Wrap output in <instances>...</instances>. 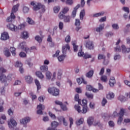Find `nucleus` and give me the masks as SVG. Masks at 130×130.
Instances as JSON below:
<instances>
[{
  "label": "nucleus",
  "mask_w": 130,
  "mask_h": 130,
  "mask_svg": "<svg viewBox=\"0 0 130 130\" xmlns=\"http://www.w3.org/2000/svg\"><path fill=\"white\" fill-rule=\"evenodd\" d=\"M125 111V109L123 108H121L119 113H117V112L115 111L113 113V116L115 117L116 116H119L117 120V124L119 125L121 124V122H122V120H123V116L124 115V112Z\"/></svg>",
  "instance_id": "1"
},
{
  "label": "nucleus",
  "mask_w": 130,
  "mask_h": 130,
  "mask_svg": "<svg viewBox=\"0 0 130 130\" xmlns=\"http://www.w3.org/2000/svg\"><path fill=\"white\" fill-rule=\"evenodd\" d=\"M18 10H19V4L15 5L13 7L10 16L7 17L6 19V22H8V23H10L11 22H13V21H14V20L16 19V16H15V14H14V13H16V12H17Z\"/></svg>",
  "instance_id": "2"
},
{
  "label": "nucleus",
  "mask_w": 130,
  "mask_h": 130,
  "mask_svg": "<svg viewBox=\"0 0 130 130\" xmlns=\"http://www.w3.org/2000/svg\"><path fill=\"white\" fill-rule=\"evenodd\" d=\"M30 5L31 6H33L34 11H38V10L41 9L42 12H45V6L40 3H38V4L36 5L34 2H31Z\"/></svg>",
  "instance_id": "3"
},
{
  "label": "nucleus",
  "mask_w": 130,
  "mask_h": 130,
  "mask_svg": "<svg viewBox=\"0 0 130 130\" xmlns=\"http://www.w3.org/2000/svg\"><path fill=\"white\" fill-rule=\"evenodd\" d=\"M48 92L50 94H52L53 96H58L59 95V89L55 87H49L48 89Z\"/></svg>",
  "instance_id": "4"
},
{
  "label": "nucleus",
  "mask_w": 130,
  "mask_h": 130,
  "mask_svg": "<svg viewBox=\"0 0 130 130\" xmlns=\"http://www.w3.org/2000/svg\"><path fill=\"white\" fill-rule=\"evenodd\" d=\"M20 48L23 50H24L26 53H29V52H31V50L32 49V47L31 49H29L28 47H26V42H23L20 44Z\"/></svg>",
  "instance_id": "5"
},
{
  "label": "nucleus",
  "mask_w": 130,
  "mask_h": 130,
  "mask_svg": "<svg viewBox=\"0 0 130 130\" xmlns=\"http://www.w3.org/2000/svg\"><path fill=\"white\" fill-rule=\"evenodd\" d=\"M45 109V107L44 105H43L41 104H40L39 105L37 106V114H43V112H42V110Z\"/></svg>",
  "instance_id": "6"
},
{
  "label": "nucleus",
  "mask_w": 130,
  "mask_h": 130,
  "mask_svg": "<svg viewBox=\"0 0 130 130\" xmlns=\"http://www.w3.org/2000/svg\"><path fill=\"white\" fill-rule=\"evenodd\" d=\"M85 46L86 48H88V49H94V44L92 41H87L86 43Z\"/></svg>",
  "instance_id": "7"
},
{
  "label": "nucleus",
  "mask_w": 130,
  "mask_h": 130,
  "mask_svg": "<svg viewBox=\"0 0 130 130\" xmlns=\"http://www.w3.org/2000/svg\"><path fill=\"white\" fill-rule=\"evenodd\" d=\"M17 122L13 119H11L10 121H8V125L10 128H13V126H17Z\"/></svg>",
  "instance_id": "8"
},
{
  "label": "nucleus",
  "mask_w": 130,
  "mask_h": 130,
  "mask_svg": "<svg viewBox=\"0 0 130 130\" xmlns=\"http://www.w3.org/2000/svg\"><path fill=\"white\" fill-rule=\"evenodd\" d=\"M7 28L11 31H14L16 32L18 30V27L12 23H9L7 25Z\"/></svg>",
  "instance_id": "9"
},
{
  "label": "nucleus",
  "mask_w": 130,
  "mask_h": 130,
  "mask_svg": "<svg viewBox=\"0 0 130 130\" xmlns=\"http://www.w3.org/2000/svg\"><path fill=\"white\" fill-rule=\"evenodd\" d=\"M7 80H8V78L5 75L2 74L0 76V81L2 82V83H5V86H8V84H6L7 83Z\"/></svg>",
  "instance_id": "10"
},
{
  "label": "nucleus",
  "mask_w": 130,
  "mask_h": 130,
  "mask_svg": "<svg viewBox=\"0 0 130 130\" xmlns=\"http://www.w3.org/2000/svg\"><path fill=\"white\" fill-rule=\"evenodd\" d=\"M57 118L59 122H61V121H62L63 125H65V126H68V122H67V121H66V118L63 117V116H59Z\"/></svg>",
  "instance_id": "11"
},
{
  "label": "nucleus",
  "mask_w": 130,
  "mask_h": 130,
  "mask_svg": "<svg viewBox=\"0 0 130 130\" xmlns=\"http://www.w3.org/2000/svg\"><path fill=\"white\" fill-rule=\"evenodd\" d=\"M9 34L6 32H4L1 35V40H8L9 39Z\"/></svg>",
  "instance_id": "12"
},
{
  "label": "nucleus",
  "mask_w": 130,
  "mask_h": 130,
  "mask_svg": "<svg viewBox=\"0 0 130 130\" xmlns=\"http://www.w3.org/2000/svg\"><path fill=\"white\" fill-rule=\"evenodd\" d=\"M86 88V89L88 90V91H92V92H93L94 93H97V92L99 91V90L96 88H93V86L91 85H87Z\"/></svg>",
  "instance_id": "13"
},
{
  "label": "nucleus",
  "mask_w": 130,
  "mask_h": 130,
  "mask_svg": "<svg viewBox=\"0 0 130 130\" xmlns=\"http://www.w3.org/2000/svg\"><path fill=\"white\" fill-rule=\"evenodd\" d=\"M80 8V4L77 5L76 7L74 8V10L72 13V16L73 18H75L76 17V15H77V12H78V9Z\"/></svg>",
  "instance_id": "14"
},
{
  "label": "nucleus",
  "mask_w": 130,
  "mask_h": 130,
  "mask_svg": "<svg viewBox=\"0 0 130 130\" xmlns=\"http://www.w3.org/2000/svg\"><path fill=\"white\" fill-rule=\"evenodd\" d=\"M30 120V118H29V117H27L20 120V121L21 124H27V123H28V122H29Z\"/></svg>",
  "instance_id": "15"
},
{
  "label": "nucleus",
  "mask_w": 130,
  "mask_h": 130,
  "mask_svg": "<svg viewBox=\"0 0 130 130\" xmlns=\"http://www.w3.org/2000/svg\"><path fill=\"white\" fill-rule=\"evenodd\" d=\"M71 47H70V45L69 44H67L66 46H63L62 48V51L63 54H66L67 53V50H70Z\"/></svg>",
  "instance_id": "16"
},
{
  "label": "nucleus",
  "mask_w": 130,
  "mask_h": 130,
  "mask_svg": "<svg viewBox=\"0 0 130 130\" xmlns=\"http://www.w3.org/2000/svg\"><path fill=\"white\" fill-rule=\"evenodd\" d=\"M40 70L42 73H46V72L48 71V66L46 65L41 66L40 67Z\"/></svg>",
  "instance_id": "17"
},
{
  "label": "nucleus",
  "mask_w": 130,
  "mask_h": 130,
  "mask_svg": "<svg viewBox=\"0 0 130 130\" xmlns=\"http://www.w3.org/2000/svg\"><path fill=\"white\" fill-rule=\"evenodd\" d=\"M116 83V81H115V78H114V77H111L110 80H109V85L111 87H113L114 86V84Z\"/></svg>",
  "instance_id": "18"
},
{
  "label": "nucleus",
  "mask_w": 130,
  "mask_h": 130,
  "mask_svg": "<svg viewBox=\"0 0 130 130\" xmlns=\"http://www.w3.org/2000/svg\"><path fill=\"white\" fill-rule=\"evenodd\" d=\"M25 80L27 84H31L33 82V78L30 76H25Z\"/></svg>",
  "instance_id": "19"
},
{
  "label": "nucleus",
  "mask_w": 130,
  "mask_h": 130,
  "mask_svg": "<svg viewBox=\"0 0 130 130\" xmlns=\"http://www.w3.org/2000/svg\"><path fill=\"white\" fill-rule=\"evenodd\" d=\"M121 47L123 53H128V52H130V48H126L125 46L123 45H122Z\"/></svg>",
  "instance_id": "20"
},
{
  "label": "nucleus",
  "mask_w": 130,
  "mask_h": 130,
  "mask_svg": "<svg viewBox=\"0 0 130 130\" xmlns=\"http://www.w3.org/2000/svg\"><path fill=\"white\" fill-rule=\"evenodd\" d=\"M58 126V122L56 121L52 122L51 126L53 130H56V127Z\"/></svg>",
  "instance_id": "21"
},
{
  "label": "nucleus",
  "mask_w": 130,
  "mask_h": 130,
  "mask_svg": "<svg viewBox=\"0 0 130 130\" xmlns=\"http://www.w3.org/2000/svg\"><path fill=\"white\" fill-rule=\"evenodd\" d=\"M21 36L23 39H27V38H29V35L27 31H23L21 32Z\"/></svg>",
  "instance_id": "22"
},
{
  "label": "nucleus",
  "mask_w": 130,
  "mask_h": 130,
  "mask_svg": "<svg viewBox=\"0 0 130 130\" xmlns=\"http://www.w3.org/2000/svg\"><path fill=\"white\" fill-rule=\"evenodd\" d=\"M88 111H89V108H88V106H83V109L81 110V113L85 114L87 113Z\"/></svg>",
  "instance_id": "23"
},
{
  "label": "nucleus",
  "mask_w": 130,
  "mask_h": 130,
  "mask_svg": "<svg viewBox=\"0 0 130 130\" xmlns=\"http://www.w3.org/2000/svg\"><path fill=\"white\" fill-rule=\"evenodd\" d=\"M94 75V71L90 70L86 74V77L87 78H92Z\"/></svg>",
  "instance_id": "24"
},
{
  "label": "nucleus",
  "mask_w": 130,
  "mask_h": 130,
  "mask_svg": "<svg viewBox=\"0 0 130 130\" xmlns=\"http://www.w3.org/2000/svg\"><path fill=\"white\" fill-rule=\"evenodd\" d=\"M94 122V118L92 117H90L87 119V123L88 125H92L93 122Z\"/></svg>",
  "instance_id": "25"
},
{
  "label": "nucleus",
  "mask_w": 130,
  "mask_h": 130,
  "mask_svg": "<svg viewBox=\"0 0 130 130\" xmlns=\"http://www.w3.org/2000/svg\"><path fill=\"white\" fill-rule=\"evenodd\" d=\"M103 29H104V24H100L99 27L96 28L95 31L96 32H101Z\"/></svg>",
  "instance_id": "26"
},
{
  "label": "nucleus",
  "mask_w": 130,
  "mask_h": 130,
  "mask_svg": "<svg viewBox=\"0 0 130 130\" xmlns=\"http://www.w3.org/2000/svg\"><path fill=\"white\" fill-rule=\"evenodd\" d=\"M84 123V118H81L78 120H77L76 122L77 125H81V124H83Z\"/></svg>",
  "instance_id": "27"
},
{
  "label": "nucleus",
  "mask_w": 130,
  "mask_h": 130,
  "mask_svg": "<svg viewBox=\"0 0 130 130\" xmlns=\"http://www.w3.org/2000/svg\"><path fill=\"white\" fill-rule=\"evenodd\" d=\"M35 83L37 87V90H40V89H41V85H40V82L38 80L35 79Z\"/></svg>",
  "instance_id": "28"
},
{
  "label": "nucleus",
  "mask_w": 130,
  "mask_h": 130,
  "mask_svg": "<svg viewBox=\"0 0 130 130\" xmlns=\"http://www.w3.org/2000/svg\"><path fill=\"white\" fill-rule=\"evenodd\" d=\"M61 76H62V70L59 69L57 72L58 80H60L61 79Z\"/></svg>",
  "instance_id": "29"
},
{
  "label": "nucleus",
  "mask_w": 130,
  "mask_h": 130,
  "mask_svg": "<svg viewBox=\"0 0 130 130\" xmlns=\"http://www.w3.org/2000/svg\"><path fill=\"white\" fill-rule=\"evenodd\" d=\"M74 108L75 110L78 112V113H81L82 110H81V106H79L78 105H75L74 106Z\"/></svg>",
  "instance_id": "30"
},
{
  "label": "nucleus",
  "mask_w": 130,
  "mask_h": 130,
  "mask_svg": "<svg viewBox=\"0 0 130 130\" xmlns=\"http://www.w3.org/2000/svg\"><path fill=\"white\" fill-rule=\"evenodd\" d=\"M36 75L40 79H43V78H44V76H43L42 75V73L40 71H38V72H36Z\"/></svg>",
  "instance_id": "31"
},
{
  "label": "nucleus",
  "mask_w": 130,
  "mask_h": 130,
  "mask_svg": "<svg viewBox=\"0 0 130 130\" xmlns=\"http://www.w3.org/2000/svg\"><path fill=\"white\" fill-rule=\"evenodd\" d=\"M63 19V21L65 22V23H69L71 20V16L69 15L65 16Z\"/></svg>",
  "instance_id": "32"
},
{
  "label": "nucleus",
  "mask_w": 130,
  "mask_h": 130,
  "mask_svg": "<svg viewBox=\"0 0 130 130\" xmlns=\"http://www.w3.org/2000/svg\"><path fill=\"white\" fill-rule=\"evenodd\" d=\"M85 12L84 10H82L80 13V20H83L84 19V17H85Z\"/></svg>",
  "instance_id": "33"
},
{
  "label": "nucleus",
  "mask_w": 130,
  "mask_h": 130,
  "mask_svg": "<svg viewBox=\"0 0 130 130\" xmlns=\"http://www.w3.org/2000/svg\"><path fill=\"white\" fill-rule=\"evenodd\" d=\"M79 94H76L75 96V100L78 102L79 104H81V99H79Z\"/></svg>",
  "instance_id": "34"
},
{
  "label": "nucleus",
  "mask_w": 130,
  "mask_h": 130,
  "mask_svg": "<svg viewBox=\"0 0 130 130\" xmlns=\"http://www.w3.org/2000/svg\"><path fill=\"white\" fill-rule=\"evenodd\" d=\"M85 96L88 99H93V98H94V95L93 94H90L88 92L85 93Z\"/></svg>",
  "instance_id": "35"
},
{
  "label": "nucleus",
  "mask_w": 130,
  "mask_h": 130,
  "mask_svg": "<svg viewBox=\"0 0 130 130\" xmlns=\"http://www.w3.org/2000/svg\"><path fill=\"white\" fill-rule=\"evenodd\" d=\"M114 97V93L112 92H109V94L107 95V99H112Z\"/></svg>",
  "instance_id": "36"
},
{
  "label": "nucleus",
  "mask_w": 130,
  "mask_h": 130,
  "mask_svg": "<svg viewBox=\"0 0 130 130\" xmlns=\"http://www.w3.org/2000/svg\"><path fill=\"white\" fill-rule=\"evenodd\" d=\"M10 50L12 54V55H13V56H15V55H16V48H15L14 47H11Z\"/></svg>",
  "instance_id": "37"
},
{
  "label": "nucleus",
  "mask_w": 130,
  "mask_h": 130,
  "mask_svg": "<svg viewBox=\"0 0 130 130\" xmlns=\"http://www.w3.org/2000/svg\"><path fill=\"white\" fill-rule=\"evenodd\" d=\"M104 14V12H101L93 14V17L94 18H96L97 17H101V16H103Z\"/></svg>",
  "instance_id": "38"
},
{
  "label": "nucleus",
  "mask_w": 130,
  "mask_h": 130,
  "mask_svg": "<svg viewBox=\"0 0 130 130\" xmlns=\"http://www.w3.org/2000/svg\"><path fill=\"white\" fill-rule=\"evenodd\" d=\"M65 15L66 14L63 12H62L61 11V12L59 13L58 15V17L59 18H60V20H62V19H64V17H66Z\"/></svg>",
  "instance_id": "39"
},
{
  "label": "nucleus",
  "mask_w": 130,
  "mask_h": 130,
  "mask_svg": "<svg viewBox=\"0 0 130 130\" xmlns=\"http://www.w3.org/2000/svg\"><path fill=\"white\" fill-rule=\"evenodd\" d=\"M16 68H22L23 67V64L21 62L17 61L15 65Z\"/></svg>",
  "instance_id": "40"
},
{
  "label": "nucleus",
  "mask_w": 130,
  "mask_h": 130,
  "mask_svg": "<svg viewBox=\"0 0 130 130\" xmlns=\"http://www.w3.org/2000/svg\"><path fill=\"white\" fill-rule=\"evenodd\" d=\"M118 100L121 101V102H125V97L123 96V95H120L118 98Z\"/></svg>",
  "instance_id": "41"
},
{
  "label": "nucleus",
  "mask_w": 130,
  "mask_h": 130,
  "mask_svg": "<svg viewBox=\"0 0 130 130\" xmlns=\"http://www.w3.org/2000/svg\"><path fill=\"white\" fill-rule=\"evenodd\" d=\"M59 10H60V7L59 6H56L54 7L53 11L55 13H57L59 12Z\"/></svg>",
  "instance_id": "42"
},
{
  "label": "nucleus",
  "mask_w": 130,
  "mask_h": 130,
  "mask_svg": "<svg viewBox=\"0 0 130 130\" xmlns=\"http://www.w3.org/2000/svg\"><path fill=\"white\" fill-rule=\"evenodd\" d=\"M69 11H70V9L69 8V7H66L63 8L61 12H63V14H67V13H68V12H69Z\"/></svg>",
  "instance_id": "43"
},
{
  "label": "nucleus",
  "mask_w": 130,
  "mask_h": 130,
  "mask_svg": "<svg viewBox=\"0 0 130 130\" xmlns=\"http://www.w3.org/2000/svg\"><path fill=\"white\" fill-rule=\"evenodd\" d=\"M72 45L73 46L74 52H77V51H78V48L79 46L76 45L75 43H73Z\"/></svg>",
  "instance_id": "44"
},
{
  "label": "nucleus",
  "mask_w": 130,
  "mask_h": 130,
  "mask_svg": "<svg viewBox=\"0 0 130 130\" xmlns=\"http://www.w3.org/2000/svg\"><path fill=\"white\" fill-rule=\"evenodd\" d=\"M4 54L5 56H7V57H9V56H11V53L10 52V51L9 50H6L4 51Z\"/></svg>",
  "instance_id": "45"
},
{
  "label": "nucleus",
  "mask_w": 130,
  "mask_h": 130,
  "mask_svg": "<svg viewBox=\"0 0 130 130\" xmlns=\"http://www.w3.org/2000/svg\"><path fill=\"white\" fill-rule=\"evenodd\" d=\"M27 21L30 25H33V24H34V21L33 20H32V19L30 18L29 17L27 18Z\"/></svg>",
  "instance_id": "46"
},
{
  "label": "nucleus",
  "mask_w": 130,
  "mask_h": 130,
  "mask_svg": "<svg viewBox=\"0 0 130 130\" xmlns=\"http://www.w3.org/2000/svg\"><path fill=\"white\" fill-rule=\"evenodd\" d=\"M101 80L102 82H107V76L103 75L101 77Z\"/></svg>",
  "instance_id": "47"
},
{
  "label": "nucleus",
  "mask_w": 130,
  "mask_h": 130,
  "mask_svg": "<svg viewBox=\"0 0 130 130\" xmlns=\"http://www.w3.org/2000/svg\"><path fill=\"white\" fill-rule=\"evenodd\" d=\"M35 40H37V41H38V42H39V43L42 42V39L39 36H37L35 37Z\"/></svg>",
  "instance_id": "48"
},
{
  "label": "nucleus",
  "mask_w": 130,
  "mask_h": 130,
  "mask_svg": "<svg viewBox=\"0 0 130 130\" xmlns=\"http://www.w3.org/2000/svg\"><path fill=\"white\" fill-rule=\"evenodd\" d=\"M75 25L76 26V27H79V26L81 25V21H80V19H76Z\"/></svg>",
  "instance_id": "49"
},
{
  "label": "nucleus",
  "mask_w": 130,
  "mask_h": 130,
  "mask_svg": "<svg viewBox=\"0 0 130 130\" xmlns=\"http://www.w3.org/2000/svg\"><path fill=\"white\" fill-rule=\"evenodd\" d=\"M66 4L69 5V6H72L74 4V1L73 0H66Z\"/></svg>",
  "instance_id": "50"
},
{
  "label": "nucleus",
  "mask_w": 130,
  "mask_h": 130,
  "mask_svg": "<svg viewBox=\"0 0 130 130\" xmlns=\"http://www.w3.org/2000/svg\"><path fill=\"white\" fill-rule=\"evenodd\" d=\"M83 57H84V58H85V59H87V58H91V57H92V55L86 53V54H84V55H83Z\"/></svg>",
  "instance_id": "51"
},
{
  "label": "nucleus",
  "mask_w": 130,
  "mask_h": 130,
  "mask_svg": "<svg viewBox=\"0 0 130 130\" xmlns=\"http://www.w3.org/2000/svg\"><path fill=\"white\" fill-rule=\"evenodd\" d=\"M58 27L59 30H62V29H63V22L61 21L59 22Z\"/></svg>",
  "instance_id": "52"
},
{
  "label": "nucleus",
  "mask_w": 130,
  "mask_h": 130,
  "mask_svg": "<svg viewBox=\"0 0 130 130\" xmlns=\"http://www.w3.org/2000/svg\"><path fill=\"white\" fill-rule=\"evenodd\" d=\"M25 28V24H21L18 26L17 29L19 30H23V29Z\"/></svg>",
  "instance_id": "53"
},
{
  "label": "nucleus",
  "mask_w": 130,
  "mask_h": 130,
  "mask_svg": "<svg viewBox=\"0 0 130 130\" xmlns=\"http://www.w3.org/2000/svg\"><path fill=\"white\" fill-rule=\"evenodd\" d=\"M82 103H81V104H79L80 105H82V106H87V103L88 102L86 100H83L82 101Z\"/></svg>",
  "instance_id": "54"
},
{
  "label": "nucleus",
  "mask_w": 130,
  "mask_h": 130,
  "mask_svg": "<svg viewBox=\"0 0 130 130\" xmlns=\"http://www.w3.org/2000/svg\"><path fill=\"white\" fill-rule=\"evenodd\" d=\"M98 58V59H105L106 57L104 54H99Z\"/></svg>",
  "instance_id": "55"
},
{
  "label": "nucleus",
  "mask_w": 130,
  "mask_h": 130,
  "mask_svg": "<svg viewBox=\"0 0 130 130\" xmlns=\"http://www.w3.org/2000/svg\"><path fill=\"white\" fill-rule=\"evenodd\" d=\"M46 76L47 77V79H51V73L49 72H47L46 73Z\"/></svg>",
  "instance_id": "56"
},
{
  "label": "nucleus",
  "mask_w": 130,
  "mask_h": 130,
  "mask_svg": "<svg viewBox=\"0 0 130 130\" xmlns=\"http://www.w3.org/2000/svg\"><path fill=\"white\" fill-rule=\"evenodd\" d=\"M59 61H62L64 59V55H61L58 57Z\"/></svg>",
  "instance_id": "57"
},
{
  "label": "nucleus",
  "mask_w": 130,
  "mask_h": 130,
  "mask_svg": "<svg viewBox=\"0 0 130 130\" xmlns=\"http://www.w3.org/2000/svg\"><path fill=\"white\" fill-rule=\"evenodd\" d=\"M105 71V68L104 67H103L99 73L100 76H103V74H104V72Z\"/></svg>",
  "instance_id": "58"
},
{
  "label": "nucleus",
  "mask_w": 130,
  "mask_h": 130,
  "mask_svg": "<svg viewBox=\"0 0 130 130\" xmlns=\"http://www.w3.org/2000/svg\"><path fill=\"white\" fill-rule=\"evenodd\" d=\"M106 103H107V100H106V99H105V98H104L103 99V100L102 101V106H105V104H106Z\"/></svg>",
  "instance_id": "59"
},
{
  "label": "nucleus",
  "mask_w": 130,
  "mask_h": 130,
  "mask_svg": "<svg viewBox=\"0 0 130 130\" xmlns=\"http://www.w3.org/2000/svg\"><path fill=\"white\" fill-rule=\"evenodd\" d=\"M65 41L66 42H67V43H69V42H71V37L69 35H68L66 38H65Z\"/></svg>",
  "instance_id": "60"
},
{
  "label": "nucleus",
  "mask_w": 130,
  "mask_h": 130,
  "mask_svg": "<svg viewBox=\"0 0 130 130\" xmlns=\"http://www.w3.org/2000/svg\"><path fill=\"white\" fill-rule=\"evenodd\" d=\"M122 10L126 13H127V14H129V9L128 8L124 7L122 8Z\"/></svg>",
  "instance_id": "61"
},
{
  "label": "nucleus",
  "mask_w": 130,
  "mask_h": 130,
  "mask_svg": "<svg viewBox=\"0 0 130 130\" xmlns=\"http://www.w3.org/2000/svg\"><path fill=\"white\" fill-rule=\"evenodd\" d=\"M23 11L24 14H26L29 12V8L27 7H24L23 8Z\"/></svg>",
  "instance_id": "62"
},
{
  "label": "nucleus",
  "mask_w": 130,
  "mask_h": 130,
  "mask_svg": "<svg viewBox=\"0 0 130 130\" xmlns=\"http://www.w3.org/2000/svg\"><path fill=\"white\" fill-rule=\"evenodd\" d=\"M49 115L50 116V117H51V118H53V119H55V118H56L55 115L52 114L51 112H49Z\"/></svg>",
  "instance_id": "63"
},
{
  "label": "nucleus",
  "mask_w": 130,
  "mask_h": 130,
  "mask_svg": "<svg viewBox=\"0 0 130 130\" xmlns=\"http://www.w3.org/2000/svg\"><path fill=\"white\" fill-rule=\"evenodd\" d=\"M112 27L115 30H117V29H119V27H118V24H113Z\"/></svg>",
  "instance_id": "64"
}]
</instances>
